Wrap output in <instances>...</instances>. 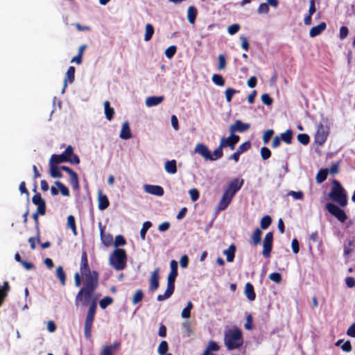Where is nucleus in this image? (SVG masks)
<instances>
[{
    "label": "nucleus",
    "instance_id": "52",
    "mask_svg": "<svg viewBox=\"0 0 355 355\" xmlns=\"http://www.w3.org/2000/svg\"><path fill=\"white\" fill-rule=\"evenodd\" d=\"M211 80L213 83L218 86H223L225 85V80L221 75L214 74L212 76Z\"/></svg>",
    "mask_w": 355,
    "mask_h": 355
},
{
    "label": "nucleus",
    "instance_id": "29",
    "mask_svg": "<svg viewBox=\"0 0 355 355\" xmlns=\"http://www.w3.org/2000/svg\"><path fill=\"white\" fill-rule=\"evenodd\" d=\"M220 349V346L218 344L214 341L211 340L209 342L208 345L206 349L204 350L202 354L203 355H210L212 352H217Z\"/></svg>",
    "mask_w": 355,
    "mask_h": 355
},
{
    "label": "nucleus",
    "instance_id": "53",
    "mask_svg": "<svg viewBox=\"0 0 355 355\" xmlns=\"http://www.w3.org/2000/svg\"><path fill=\"white\" fill-rule=\"evenodd\" d=\"M298 141L302 145H307L310 142V137L306 133L299 134L297 137Z\"/></svg>",
    "mask_w": 355,
    "mask_h": 355
},
{
    "label": "nucleus",
    "instance_id": "59",
    "mask_svg": "<svg viewBox=\"0 0 355 355\" xmlns=\"http://www.w3.org/2000/svg\"><path fill=\"white\" fill-rule=\"evenodd\" d=\"M354 242L353 241H349L348 243L344 246V254L346 256H349L352 252V246L354 245Z\"/></svg>",
    "mask_w": 355,
    "mask_h": 355
},
{
    "label": "nucleus",
    "instance_id": "35",
    "mask_svg": "<svg viewBox=\"0 0 355 355\" xmlns=\"http://www.w3.org/2000/svg\"><path fill=\"white\" fill-rule=\"evenodd\" d=\"M293 137V132L292 130L288 129L286 132L282 133L279 137L281 140L286 144H291L292 143Z\"/></svg>",
    "mask_w": 355,
    "mask_h": 355
},
{
    "label": "nucleus",
    "instance_id": "36",
    "mask_svg": "<svg viewBox=\"0 0 355 355\" xmlns=\"http://www.w3.org/2000/svg\"><path fill=\"white\" fill-rule=\"evenodd\" d=\"M262 232L257 228L251 235V241L254 245H257L260 243L261 240Z\"/></svg>",
    "mask_w": 355,
    "mask_h": 355
},
{
    "label": "nucleus",
    "instance_id": "44",
    "mask_svg": "<svg viewBox=\"0 0 355 355\" xmlns=\"http://www.w3.org/2000/svg\"><path fill=\"white\" fill-rule=\"evenodd\" d=\"M271 217L268 215H266L261 218L260 222V227L261 229L266 230L271 225Z\"/></svg>",
    "mask_w": 355,
    "mask_h": 355
},
{
    "label": "nucleus",
    "instance_id": "14",
    "mask_svg": "<svg viewBox=\"0 0 355 355\" xmlns=\"http://www.w3.org/2000/svg\"><path fill=\"white\" fill-rule=\"evenodd\" d=\"M32 202L37 207V210L40 213V215H44L46 213V203L40 193H36L32 198Z\"/></svg>",
    "mask_w": 355,
    "mask_h": 355
},
{
    "label": "nucleus",
    "instance_id": "15",
    "mask_svg": "<svg viewBox=\"0 0 355 355\" xmlns=\"http://www.w3.org/2000/svg\"><path fill=\"white\" fill-rule=\"evenodd\" d=\"M250 125L247 123H243L241 120H236L234 124L230 126V132L231 134L238 132H244L248 130Z\"/></svg>",
    "mask_w": 355,
    "mask_h": 355
},
{
    "label": "nucleus",
    "instance_id": "45",
    "mask_svg": "<svg viewBox=\"0 0 355 355\" xmlns=\"http://www.w3.org/2000/svg\"><path fill=\"white\" fill-rule=\"evenodd\" d=\"M193 309V304L189 301L187 306L182 310L181 315L183 318H189L191 316V311Z\"/></svg>",
    "mask_w": 355,
    "mask_h": 355
},
{
    "label": "nucleus",
    "instance_id": "38",
    "mask_svg": "<svg viewBox=\"0 0 355 355\" xmlns=\"http://www.w3.org/2000/svg\"><path fill=\"white\" fill-rule=\"evenodd\" d=\"M327 175L328 171L327 168L320 169L315 176L316 182L318 184L323 182L327 179Z\"/></svg>",
    "mask_w": 355,
    "mask_h": 355
},
{
    "label": "nucleus",
    "instance_id": "51",
    "mask_svg": "<svg viewBox=\"0 0 355 355\" xmlns=\"http://www.w3.org/2000/svg\"><path fill=\"white\" fill-rule=\"evenodd\" d=\"M40 230L37 231V234H36V236L35 237H30L28 240L29 244H30V247H31V250H35V243L36 242L37 243H40Z\"/></svg>",
    "mask_w": 355,
    "mask_h": 355
},
{
    "label": "nucleus",
    "instance_id": "60",
    "mask_svg": "<svg viewBox=\"0 0 355 355\" xmlns=\"http://www.w3.org/2000/svg\"><path fill=\"white\" fill-rule=\"evenodd\" d=\"M126 243L125 239L122 235H118L115 237L114 245L117 248L118 246L123 245Z\"/></svg>",
    "mask_w": 355,
    "mask_h": 355
},
{
    "label": "nucleus",
    "instance_id": "26",
    "mask_svg": "<svg viewBox=\"0 0 355 355\" xmlns=\"http://www.w3.org/2000/svg\"><path fill=\"white\" fill-rule=\"evenodd\" d=\"M10 290V286L8 282H4L2 286H0V306H1L8 296V293Z\"/></svg>",
    "mask_w": 355,
    "mask_h": 355
},
{
    "label": "nucleus",
    "instance_id": "25",
    "mask_svg": "<svg viewBox=\"0 0 355 355\" xmlns=\"http://www.w3.org/2000/svg\"><path fill=\"white\" fill-rule=\"evenodd\" d=\"M74 79H75V67L73 66H71L68 68L67 71L66 73L63 91L67 87V82H69V83H72L74 81Z\"/></svg>",
    "mask_w": 355,
    "mask_h": 355
},
{
    "label": "nucleus",
    "instance_id": "61",
    "mask_svg": "<svg viewBox=\"0 0 355 355\" xmlns=\"http://www.w3.org/2000/svg\"><path fill=\"white\" fill-rule=\"evenodd\" d=\"M274 134V130L272 129L266 130L263 135V141L264 144H268L270 139H271L272 136Z\"/></svg>",
    "mask_w": 355,
    "mask_h": 355
},
{
    "label": "nucleus",
    "instance_id": "46",
    "mask_svg": "<svg viewBox=\"0 0 355 355\" xmlns=\"http://www.w3.org/2000/svg\"><path fill=\"white\" fill-rule=\"evenodd\" d=\"M144 298V293L142 290H137L134 294L132 300V302L133 304H137L140 302Z\"/></svg>",
    "mask_w": 355,
    "mask_h": 355
},
{
    "label": "nucleus",
    "instance_id": "3",
    "mask_svg": "<svg viewBox=\"0 0 355 355\" xmlns=\"http://www.w3.org/2000/svg\"><path fill=\"white\" fill-rule=\"evenodd\" d=\"M332 188L329 193V197L334 202H337L340 207H345L347 205V193L340 183L334 180L332 181Z\"/></svg>",
    "mask_w": 355,
    "mask_h": 355
},
{
    "label": "nucleus",
    "instance_id": "37",
    "mask_svg": "<svg viewBox=\"0 0 355 355\" xmlns=\"http://www.w3.org/2000/svg\"><path fill=\"white\" fill-rule=\"evenodd\" d=\"M101 239L105 245L109 246L112 243V236L110 234L105 235L104 228L100 227Z\"/></svg>",
    "mask_w": 355,
    "mask_h": 355
},
{
    "label": "nucleus",
    "instance_id": "27",
    "mask_svg": "<svg viewBox=\"0 0 355 355\" xmlns=\"http://www.w3.org/2000/svg\"><path fill=\"white\" fill-rule=\"evenodd\" d=\"M236 250V246L234 244H231L228 249L223 251V254L226 255V260L227 262H232L234 261Z\"/></svg>",
    "mask_w": 355,
    "mask_h": 355
},
{
    "label": "nucleus",
    "instance_id": "10",
    "mask_svg": "<svg viewBox=\"0 0 355 355\" xmlns=\"http://www.w3.org/2000/svg\"><path fill=\"white\" fill-rule=\"evenodd\" d=\"M224 147H229L231 150L235 148V145L230 136L227 138L224 137H222L219 146L214 150V155H217V157L221 158L223 155V148Z\"/></svg>",
    "mask_w": 355,
    "mask_h": 355
},
{
    "label": "nucleus",
    "instance_id": "28",
    "mask_svg": "<svg viewBox=\"0 0 355 355\" xmlns=\"http://www.w3.org/2000/svg\"><path fill=\"white\" fill-rule=\"evenodd\" d=\"M132 137V134L130 132V128L129 126V123L128 121H125L123 123L120 137L123 139H128Z\"/></svg>",
    "mask_w": 355,
    "mask_h": 355
},
{
    "label": "nucleus",
    "instance_id": "33",
    "mask_svg": "<svg viewBox=\"0 0 355 355\" xmlns=\"http://www.w3.org/2000/svg\"><path fill=\"white\" fill-rule=\"evenodd\" d=\"M120 345V343H115L113 345H106L101 351V355H113V352Z\"/></svg>",
    "mask_w": 355,
    "mask_h": 355
},
{
    "label": "nucleus",
    "instance_id": "16",
    "mask_svg": "<svg viewBox=\"0 0 355 355\" xmlns=\"http://www.w3.org/2000/svg\"><path fill=\"white\" fill-rule=\"evenodd\" d=\"M159 268H157L152 273L149 279V290L156 291L159 286Z\"/></svg>",
    "mask_w": 355,
    "mask_h": 355
},
{
    "label": "nucleus",
    "instance_id": "22",
    "mask_svg": "<svg viewBox=\"0 0 355 355\" xmlns=\"http://www.w3.org/2000/svg\"><path fill=\"white\" fill-rule=\"evenodd\" d=\"M98 207L100 210H104L107 209L110 205V202L107 196L103 195L101 191L98 192Z\"/></svg>",
    "mask_w": 355,
    "mask_h": 355
},
{
    "label": "nucleus",
    "instance_id": "40",
    "mask_svg": "<svg viewBox=\"0 0 355 355\" xmlns=\"http://www.w3.org/2000/svg\"><path fill=\"white\" fill-rule=\"evenodd\" d=\"M67 227L70 228L73 234V235H77L76 225V220L73 216L69 215L67 217Z\"/></svg>",
    "mask_w": 355,
    "mask_h": 355
},
{
    "label": "nucleus",
    "instance_id": "11",
    "mask_svg": "<svg viewBox=\"0 0 355 355\" xmlns=\"http://www.w3.org/2000/svg\"><path fill=\"white\" fill-rule=\"evenodd\" d=\"M243 183L244 181L243 179H239L238 178H234L228 183L227 187L225 190V192H227L228 194L234 197L235 194L241 189Z\"/></svg>",
    "mask_w": 355,
    "mask_h": 355
},
{
    "label": "nucleus",
    "instance_id": "30",
    "mask_svg": "<svg viewBox=\"0 0 355 355\" xmlns=\"http://www.w3.org/2000/svg\"><path fill=\"white\" fill-rule=\"evenodd\" d=\"M197 15V8L193 6H189L187 10L188 21L191 24H194L196 22Z\"/></svg>",
    "mask_w": 355,
    "mask_h": 355
},
{
    "label": "nucleus",
    "instance_id": "64",
    "mask_svg": "<svg viewBox=\"0 0 355 355\" xmlns=\"http://www.w3.org/2000/svg\"><path fill=\"white\" fill-rule=\"evenodd\" d=\"M258 12L259 14H267L269 12V7L268 3H262L259 6Z\"/></svg>",
    "mask_w": 355,
    "mask_h": 355
},
{
    "label": "nucleus",
    "instance_id": "49",
    "mask_svg": "<svg viewBox=\"0 0 355 355\" xmlns=\"http://www.w3.org/2000/svg\"><path fill=\"white\" fill-rule=\"evenodd\" d=\"M112 302H113L112 297L106 296V297H103L102 300H101V301L99 302V305L102 309H105V308H107V306H108L109 305L112 304Z\"/></svg>",
    "mask_w": 355,
    "mask_h": 355
},
{
    "label": "nucleus",
    "instance_id": "39",
    "mask_svg": "<svg viewBox=\"0 0 355 355\" xmlns=\"http://www.w3.org/2000/svg\"><path fill=\"white\" fill-rule=\"evenodd\" d=\"M55 274L61 284L64 286L66 283V274L63 270L62 266H60L56 268Z\"/></svg>",
    "mask_w": 355,
    "mask_h": 355
},
{
    "label": "nucleus",
    "instance_id": "6",
    "mask_svg": "<svg viewBox=\"0 0 355 355\" xmlns=\"http://www.w3.org/2000/svg\"><path fill=\"white\" fill-rule=\"evenodd\" d=\"M84 277L83 286L81 288L84 290L96 291L98 286V272L92 270V272L83 275Z\"/></svg>",
    "mask_w": 355,
    "mask_h": 355
},
{
    "label": "nucleus",
    "instance_id": "54",
    "mask_svg": "<svg viewBox=\"0 0 355 355\" xmlns=\"http://www.w3.org/2000/svg\"><path fill=\"white\" fill-rule=\"evenodd\" d=\"M238 91L232 87H228L225 90V98L227 102H230L232 99L233 96L237 93Z\"/></svg>",
    "mask_w": 355,
    "mask_h": 355
},
{
    "label": "nucleus",
    "instance_id": "19",
    "mask_svg": "<svg viewBox=\"0 0 355 355\" xmlns=\"http://www.w3.org/2000/svg\"><path fill=\"white\" fill-rule=\"evenodd\" d=\"M144 190L146 193L157 196H162L164 193V189L159 185L146 184Z\"/></svg>",
    "mask_w": 355,
    "mask_h": 355
},
{
    "label": "nucleus",
    "instance_id": "32",
    "mask_svg": "<svg viewBox=\"0 0 355 355\" xmlns=\"http://www.w3.org/2000/svg\"><path fill=\"white\" fill-rule=\"evenodd\" d=\"M104 112L106 119L108 121H111L113 119L114 110V108L110 106V103L108 101L104 102Z\"/></svg>",
    "mask_w": 355,
    "mask_h": 355
},
{
    "label": "nucleus",
    "instance_id": "42",
    "mask_svg": "<svg viewBox=\"0 0 355 355\" xmlns=\"http://www.w3.org/2000/svg\"><path fill=\"white\" fill-rule=\"evenodd\" d=\"M50 167V174L52 178H60L62 176V173L60 171L59 168L58 166H54L53 164H49Z\"/></svg>",
    "mask_w": 355,
    "mask_h": 355
},
{
    "label": "nucleus",
    "instance_id": "48",
    "mask_svg": "<svg viewBox=\"0 0 355 355\" xmlns=\"http://www.w3.org/2000/svg\"><path fill=\"white\" fill-rule=\"evenodd\" d=\"M168 349V343L166 340H162L158 346L157 352L159 355H164L165 354H166Z\"/></svg>",
    "mask_w": 355,
    "mask_h": 355
},
{
    "label": "nucleus",
    "instance_id": "50",
    "mask_svg": "<svg viewBox=\"0 0 355 355\" xmlns=\"http://www.w3.org/2000/svg\"><path fill=\"white\" fill-rule=\"evenodd\" d=\"M151 226L152 223L150 221H146L144 223L143 226L140 230V236L142 239H145L146 232Z\"/></svg>",
    "mask_w": 355,
    "mask_h": 355
},
{
    "label": "nucleus",
    "instance_id": "57",
    "mask_svg": "<svg viewBox=\"0 0 355 355\" xmlns=\"http://www.w3.org/2000/svg\"><path fill=\"white\" fill-rule=\"evenodd\" d=\"M177 51V47L175 46H171L168 47L165 51V55L168 58H172Z\"/></svg>",
    "mask_w": 355,
    "mask_h": 355
},
{
    "label": "nucleus",
    "instance_id": "1",
    "mask_svg": "<svg viewBox=\"0 0 355 355\" xmlns=\"http://www.w3.org/2000/svg\"><path fill=\"white\" fill-rule=\"evenodd\" d=\"M170 266L171 271L167 277V288L163 295H157V300L159 302L168 299L173 294L175 291V282L178 275V262L175 260L171 261Z\"/></svg>",
    "mask_w": 355,
    "mask_h": 355
},
{
    "label": "nucleus",
    "instance_id": "43",
    "mask_svg": "<svg viewBox=\"0 0 355 355\" xmlns=\"http://www.w3.org/2000/svg\"><path fill=\"white\" fill-rule=\"evenodd\" d=\"M154 34V27L150 24L146 25V33L144 36L145 41H149Z\"/></svg>",
    "mask_w": 355,
    "mask_h": 355
},
{
    "label": "nucleus",
    "instance_id": "41",
    "mask_svg": "<svg viewBox=\"0 0 355 355\" xmlns=\"http://www.w3.org/2000/svg\"><path fill=\"white\" fill-rule=\"evenodd\" d=\"M69 176V182L73 189L75 190L79 189V180L77 173L74 171Z\"/></svg>",
    "mask_w": 355,
    "mask_h": 355
},
{
    "label": "nucleus",
    "instance_id": "13",
    "mask_svg": "<svg viewBox=\"0 0 355 355\" xmlns=\"http://www.w3.org/2000/svg\"><path fill=\"white\" fill-rule=\"evenodd\" d=\"M328 134L327 128L322 123L318 124L315 134V143L318 145H322L326 141Z\"/></svg>",
    "mask_w": 355,
    "mask_h": 355
},
{
    "label": "nucleus",
    "instance_id": "4",
    "mask_svg": "<svg viewBox=\"0 0 355 355\" xmlns=\"http://www.w3.org/2000/svg\"><path fill=\"white\" fill-rule=\"evenodd\" d=\"M110 263L115 270H123L127 263L125 250L122 248H116L110 256Z\"/></svg>",
    "mask_w": 355,
    "mask_h": 355
},
{
    "label": "nucleus",
    "instance_id": "2",
    "mask_svg": "<svg viewBox=\"0 0 355 355\" xmlns=\"http://www.w3.org/2000/svg\"><path fill=\"white\" fill-rule=\"evenodd\" d=\"M224 343L228 350L239 349L243 343L242 331L239 328L226 331L224 336Z\"/></svg>",
    "mask_w": 355,
    "mask_h": 355
},
{
    "label": "nucleus",
    "instance_id": "7",
    "mask_svg": "<svg viewBox=\"0 0 355 355\" xmlns=\"http://www.w3.org/2000/svg\"><path fill=\"white\" fill-rule=\"evenodd\" d=\"M326 209L340 222L345 223L347 219V215L345 211L337 205L328 202L326 204Z\"/></svg>",
    "mask_w": 355,
    "mask_h": 355
},
{
    "label": "nucleus",
    "instance_id": "18",
    "mask_svg": "<svg viewBox=\"0 0 355 355\" xmlns=\"http://www.w3.org/2000/svg\"><path fill=\"white\" fill-rule=\"evenodd\" d=\"M62 155L70 159L71 162H69L72 164H78L80 163V159L78 156L73 153V148L70 145L66 148L64 151L62 153Z\"/></svg>",
    "mask_w": 355,
    "mask_h": 355
},
{
    "label": "nucleus",
    "instance_id": "47",
    "mask_svg": "<svg viewBox=\"0 0 355 355\" xmlns=\"http://www.w3.org/2000/svg\"><path fill=\"white\" fill-rule=\"evenodd\" d=\"M55 185L58 187L61 194L64 196H69L70 195L69 189L60 181L55 182Z\"/></svg>",
    "mask_w": 355,
    "mask_h": 355
},
{
    "label": "nucleus",
    "instance_id": "34",
    "mask_svg": "<svg viewBox=\"0 0 355 355\" xmlns=\"http://www.w3.org/2000/svg\"><path fill=\"white\" fill-rule=\"evenodd\" d=\"M164 168L167 173L175 174L177 172L176 161L175 159L167 161L165 163Z\"/></svg>",
    "mask_w": 355,
    "mask_h": 355
},
{
    "label": "nucleus",
    "instance_id": "5",
    "mask_svg": "<svg viewBox=\"0 0 355 355\" xmlns=\"http://www.w3.org/2000/svg\"><path fill=\"white\" fill-rule=\"evenodd\" d=\"M97 309L96 300L94 299L89 304L84 324V336L86 339L90 340L92 338V329Z\"/></svg>",
    "mask_w": 355,
    "mask_h": 355
},
{
    "label": "nucleus",
    "instance_id": "24",
    "mask_svg": "<svg viewBox=\"0 0 355 355\" xmlns=\"http://www.w3.org/2000/svg\"><path fill=\"white\" fill-rule=\"evenodd\" d=\"M67 162H71V160L67 158L65 156H64L62 153L60 155L54 154L51 155L49 160V164H53L54 166H58L60 163Z\"/></svg>",
    "mask_w": 355,
    "mask_h": 355
},
{
    "label": "nucleus",
    "instance_id": "12",
    "mask_svg": "<svg viewBox=\"0 0 355 355\" xmlns=\"http://www.w3.org/2000/svg\"><path fill=\"white\" fill-rule=\"evenodd\" d=\"M273 234L268 232L263 239L262 254L264 257L268 258L272 249Z\"/></svg>",
    "mask_w": 355,
    "mask_h": 355
},
{
    "label": "nucleus",
    "instance_id": "63",
    "mask_svg": "<svg viewBox=\"0 0 355 355\" xmlns=\"http://www.w3.org/2000/svg\"><path fill=\"white\" fill-rule=\"evenodd\" d=\"M269 279L272 282L279 284L282 282V275L279 272H272L270 274Z\"/></svg>",
    "mask_w": 355,
    "mask_h": 355
},
{
    "label": "nucleus",
    "instance_id": "20",
    "mask_svg": "<svg viewBox=\"0 0 355 355\" xmlns=\"http://www.w3.org/2000/svg\"><path fill=\"white\" fill-rule=\"evenodd\" d=\"M232 198L233 197L232 196L224 191L223 196L218 202V210H225L232 202Z\"/></svg>",
    "mask_w": 355,
    "mask_h": 355
},
{
    "label": "nucleus",
    "instance_id": "21",
    "mask_svg": "<svg viewBox=\"0 0 355 355\" xmlns=\"http://www.w3.org/2000/svg\"><path fill=\"white\" fill-rule=\"evenodd\" d=\"M244 293L245 297L250 301H254L256 298V293L253 285L248 282L245 284Z\"/></svg>",
    "mask_w": 355,
    "mask_h": 355
},
{
    "label": "nucleus",
    "instance_id": "56",
    "mask_svg": "<svg viewBox=\"0 0 355 355\" xmlns=\"http://www.w3.org/2000/svg\"><path fill=\"white\" fill-rule=\"evenodd\" d=\"M250 147H251L250 141H247L239 146L237 151L239 152L241 154H242L244 152L248 150L250 148Z\"/></svg>",
    "mask_w": 355,
    "mask_h": 355
},
{
    "label": "nucleus",
    "instance_id": "55",
    "mask_svg": "<svg viewBox=\"0 0 355 355\" xmlns=\"http://www.w3.org/2000/svg\"><path fill=\"white\" fill-rule=\"evenodd\" d=\"M218 70H224L226 67V58L225 55L220 54L218 55Z\"/></svg>",
    "mask_w": 355,
    "mask_h": 355
},
{
    "label": "nucleus",
    "instance_id": "9",
    "mask_svg": "<svg viewBox=\"0 0 355 355\" xmlns=\"http://www.w3.org/2000/svg\"><path fill=\"white\" fill-rule=\"evenodd\" d=\"M95 291L92 290H84L80 288L76 296V304H78L80 302H81L83 306H87L90 302V300L92 297L93 293Z\"/></svg>",
    "mask_w": 355,
    "mask_h": 355
},
{
    "label": "nucleus",
    "instance_id": "8",
    "mask_svg": "<svg viewBox=\"0 0 355 355\" xmlns=\"http://www.w3.org/2000/svg\"><path fill=\"white\" fill-rule=\"evenodd\" d=\"M194 152L196 153H198L206 160L215 161L216 159H220V157L214 155V152L213 153V154H211L208 147L202 143H198L196 145Z\"/></svg>",
    "mask_w": 355,
    "mask_h": 355
},
{
    "label": "nucleus",
    "instance_id": "23",
    "mask_svg": "<svg viewBox=\"0 0 355 355\" xmlns=\"http://www.w3.org/2000/svg\"><path fill=\"white\" fill-rule=\"evenodd\" d=\"M327 28V24L325 22H321L318 25L313 26L311 28L309 31V35L311 37L319 35L324 31Z\"/></svg>",
    "mask_w": 355,
    "mask_h": 355
},
{
    "label": "nucleus",
    "instance_id": "62",
    "mask_svg": "<svg viewBox=\"0 0 355 355\" xmlns=\"http://www.w3.org/2000/svg\"><path fill=\"white\" fill-rule=\"evenodd\" d=\"M261 99L262 103L266 105H271L273 102L272 98L268 94H262Z\"/></svg>",
    "mask_w": 355,
    "mask_h": 355
},
{
    "label": "nucleus",
    "instance_id": "17",
    "mask_svg": "<svg viewBox=\"0 0 355 355\" xmlns=\"http://www.w3.org/2000/svg\"><path fill=\"white\" fill-rule=\"evenodd\" d=\"M80 271L82 275H86L87 273H90L92 270H90L87 254L86 251H83L81 254L80 264Z\"/></svg>",
    "mask_w": 355,
    "mask_h": 355
},
{
    "label": "nucleus",
    "instance_id": "58",
    "mask_svg": "<svg viewBox=\"0 0 355 355\" xmlns=\"http://www.w3.org/2000/svg\"><path fill=\"white\" fill-rule=\"evenodd\" d=\"M261 156L263 160H266L271 156V151L268 147H262L261 148Z\"/></svg>",
    "mask_w": 355,
    "mask_h": 355
},
{
    "label": "nucleus",
    "instance_id": "31",
    "mask_svg": "<svg viewBox=\"0 0 355 355\" xmlns=\"http://www.w3.org/2000/svg\"><path fill=\"white\" fill-rule=\"evenodd\" d=\"M164 101V96H150L146 100V105L148 107L156 106Z\"/></svg>",
    "mask_w": 355,
    "mask_h": 355
}]
</instances>
